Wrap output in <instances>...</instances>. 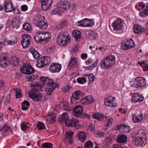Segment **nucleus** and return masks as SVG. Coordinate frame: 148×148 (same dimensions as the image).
Masks as SVG:
<instances>
[{"mask_svg":"<svg viewBox=\"0 0 148 148\" xmlns=\"http://www.w3.org/2000/svg\"><path fill=\"white\" fill-rule=\"evenodd\" d=\"M56 114L54 113L48 116L45 119V121L49 124L54 123L56 121Z\"/></svg>","mask_w":148,"mask_h":148,"instance_id":"nucleus-26","label":"nucleus"},{"mask_svg":"<svg viewBox=\"0 0 148 148\" xmlns=\"http://www.w3.org/2000/svg\"><path fill=\"white\" fill-rule=\"evenodd\" d=\"M10 129V126L5 124L2 128L1 132L2 134L3 135L6 134Z\"/></svg>","mask_w":148,"mask_h":148,"instance_id":"nucleus-42","label":"nucleus"},{"mask_svg":"<svg viewBox=\"0 0 148 148\" xmlns=\"http://www.w3.org/2000/svg\"><path fill=\"white\" fill-rule=\"evenodd\" d=\"M20 20L18 18H14L12 20L11 25L13 28L16 29L20 27Z\"/></svg>","mask_w":148,"mask_h":148,"instance_id":"nucleus-33","label":"nucleus"},{"mask_svg":"<svg viewBox=\"0 0 148 148\" xmlns=\"http://www.w3.org/2000/svg\"><path fill=\"white\" fill-rule=\"evenodd\" d=\"M115 62V57L114 55H110L106 57L102 61V68L107 69L113 66Z\"/></svg>","mask_w":148,"mask_h":148,"instance_id":"nucleus-3","label":"nucleus"},{"mask_svg":"<svg viewBox=\"0 0 148 148\" xmlns=\"http://www.w3.org/2000/svg\"><path fill=\"white\" fill-rule=\"evenodd\" d=\"M71 37L69 34L66 32H62L60 33L57 39L58 44L61 46H64L66 44L70 41Z\"/></svg>","mask_w":148,"mask_h":148,"instance_id":"nucleus-2","label":"nucleus"},{"mask_svg":"<svg viewBox=\"0 0 148 148\" xmlns=\"http://www.w3.org/2000/svg\"><path fill=\"white\" fill-rule=\"evenodd\" d=\"M84 93L80 90H77L73 92L72 94V97H74L77 98H78L80 99V98H82L84 95Z\"/></svg>","mask_w":148,"mask_h":148,"instance_id":"nucleus-35","label":"nucleus"},{"mask_svg":"<svg viewBox=\"0 0 148 148\" xmlns=\"http://www.w3.org/2000/svg\"><path fill=\"white\" fill-rule=\"evenodd\" d=\"M105 146L103 147V148H109V146L112 143V140L109 138L106 139L105 141Z\"/></svg>","mask_w":148,"mask_h":148,"instance_id":"nucleus-49","label":"nucleus"},{"mask_svg":"<svg viewBox=\"0 0 148 148\" xmlns=\"http://www.w3.org/2000/svg\"><path fill=\"white\" fill-rule=\"evenodd\" d=\"M72 34L76 42H79L82 38L81 32L79 31L74 30L72 32Z\"/></svg>","mask_w":148,"mask_h":148,"instance_id":"nucleus-30","label":"nucleus"},{"mask_svg":"<svg viewBox=\"0 0 148 148\" xmlns=\"http://www.w3.org/2000/svg\"><path fill=\"white\" fill-rule=\"evenodd\" d=\"M131 87L136 88H140L145 86L146 84V80L143 77H136L133 82H130Z\"/></svg>","mask_w":148,"mask_h":148,"instance_id":"nucleus-4","label":"nucleus"},{"mask_svg":"<svg viewBox=\"0 0 148 148\" xmlns=\"http://www.w3.org/2000/svg\"><path fill=\"white\" fill-rule=\"evenodd\" d=\"M17 39L15 36H12L11 40H9V45H14L17 42Z\"/></svg>","mask_w":148,"mask_h":148,"instance_id":"nucleus-57","label":"nucleus"},{"mask_svg":"<svg viewBox=\"0 0 148 148\" xmlns=\"http://www.w3.org/2000/svg\"><path fill=\"white\" fill-rule=\"evenodd\" d=\"M116 130H119L122 133H128L130 130V127L124 123L123 125H118L115 128Z\"/></svg>","mask_w":148,"mask_h":148,"instance_id":"nucleus-18","label":"nucleus"},{"mask_svg":"<svg viewBox=\"0 0 148 148\" xmlns=\"http://www.w3.org/2000/svg\"><path fill=\"white\" fill-rule=\"evenodd\" d=\"M116 141L118 143H125L127 140V136L123 134H119L117 136Z\"/></svg>","mask_w":148,"mask_h":148,"instance_id":"nucleus-24","label":"nucleus"},{"mask_svg":"<svg viewBox=\"0 0 148 148\" xmlns=\"http://www.w3.org/2000/svg\"><path fill=\"white\" fill-rule=\"evenodd\" d=\"M21 8L22 11H25L27 10L28 7L26 5H23L21 6Z\"/></svg>","mask_w":148,"mask_h":148,"instance_id":"nucleus-62","label":"nucleus"},{"mask_svg":"<svg viewBox=\"0 0 148 148\" xmlns=\"http://www.w3.org/2000/svg\"><path fill=\"white\" fill-rule=\"evenodd\" d=\"M29 128V127L27 125V124L25 123V122H23L21 123V128L23 131L25 132Z\"/></svg>","mask_w":148,"mask_h":148,"instance_id":"nucleus-52","label":"nucleus"},{"mask_svg":"<svg viewBox=\"0 0 148 148\" xmlns=\"http://www.w3.org/2000/svg\"><path fill=\"white\" fill-rule=\"evenodd\" d=\"M67 24L66 20L64 21L58 25V27L59 29H62L63 27L66 26L67 25Z\"/></svg>","mask_w":148,"mask_h":148,"instance_id":"nucleus-51","label":"nucleus"},{"mask_svg":"<svg viewBox=\"0 0 148 148\" xmlns=\"http://www.w3.org/2000/svg\"><path fill=\"white\" fill-rule=\"evenodd\" d=\"M34 38V40L37 42L44 41L46 43L51 38V37L48 36V33L44 34L42 33H38L35 34Z\"/></svg>","mask_w":148,"mask_h":148,"instance_id":"nucleus-5","label":"nucleus"},{"mask_svg":"<svg viewBox=\"0 0 148 148\" xmlns=\"http://www.w3.org/2000/svg\"><path fill=\"white\" fill-rule=\"evenodd\" d=\"M69 66L71 67H74L75 68H77V63L75 57H72L71 58L69 63Z\"/></svg>","mask_w":148,"mask_h":148,"instance_id":"nucleus-34","label":"nucleus"},{"mask_svg":"<svg viewBox=\"0 0 148 148\" xmlns=\"http://www.w3.org/2000/svg\"><path fill=\"white\" fill-rule=\"evenodd\" d=\"M94 101V98L91 95L86 96L85 98H82L81 99V102L82 104H89L92 103Z\"/></svg>","mask_w":148,"mask_h":148,"instance_id":"nucleus-22","label":"nucleus"},{"mask_svg":"<svg viewBox=\"0 0 148 148\" xmlns=\"http://www.w3.org/2000/svg\"><path fill=\"white\" fill-rule=\"evenodd\" d=\"M29 51L32 54L34 58L35 59L38 58L40 56V54L38 51L35 50L33 47L30 48Z\"/></svg>","mask_w":148,"mask_h":148,"instance_id":"nucleus-37","label":"nucleus"},{"mask_svg":"<svg viewBox=\"0 0 148 148\" xmlns=\"http://www.w3.org/2000/svg\"><path fill=\"white\" fill-rule=\"evenodd\" d=\"M62 104L63 105V108L64 110L70 111L72 109V108L70 107V104L68 102L63 101L62 102Z\"/></svg>","mask_w":148,"mask_h":148,"instance_id":"nucleus-39","label":"nucleus"},{"mask_svg":"<svg viewBox=\"0 0 148 148\" xmlns=\"http://www.w3.org/2000/svg\"><path fill=\"white\" fill-rule=\"evenodd\" d=\"M67 123V124H66V125L68 127H75L76 129H77L80 127L79 121L75 118H72L71 119H69Z\"/></svg>","mask_w":148,"mask_h":148,"instance_id":"nucleus-20","label":"nucleus"},{"mask_svg":"<svg viewBox=\"0 0 148 148\" xmlns=\"http://www.w3.org/2000/svg\"><path fill=\"white\" fill-rule=\"evenodd\" d=\"M138 64L140 66L143 67V71H148V54L146 56L145 61L143 60L141 62L139 61L138 62Z\"/></svg>","mask_w":148,"mask_h":148,"instance_id":"nucleus-25","label":"nucleus"},{"mask_svg":"<svg viewBox=\"0 0 148 148\" xmlns=\"http://www.w3.org/2000/svg\"><path fill=\"white\" fill-rule=\"evenodd\" d=\"M146 28L145 29L143 27L138 24H136L133 27L134 32L135 33L138 34L141 32H144L148 36V22L146 24Z\"/></svg>","mask_w":148,"mask_h":148,"instance_id":"nucleus-9","label":"nucleus"},{"mask_svg":"<svg viewBox=\"0 0 148 148\" xmlns=\"http://www.w3.org/2000/svg\"><path fill=\"white\" fill-rule=\"evenodd\" d=\"M19 60L18 59V58H14V59H12V60L10 62L11 64H13L14 66L15 67H17L19 65Z\"/></svg>","mask_w":148,"mask_h":148,"instance_id":"nucleus-48","label":"nucleus"},{"mask_svg":"<svg viewBox=\"0 0 148 148\" xmlns=\"http://www.w3.org/2000/svg\"><path fill=\"white\" fill-rule=\"evenodd\" d=\"M14 13L15 14H19L21 13L19 9L13 7V10Z\"/></svg>","mask_w":148,"mask_h":148,"instance_id":"nucleus-61","label":"nucleus"},{"mask_svg":"<svg viewBox=\"0 0 148 148\" xmlns=\"http://www.w3.org/2000/svg\"><path fill=\"white\" fill-rule=\"evenodd\" d=\"M58 7L62 8L66 10H67L69 9L71 6L70 3L68 1H60L57 3Z\"/></svg>","mask_w":148,"mask_h":148,"instance_id":"nucleus-23","label":"nucleus"},{"mask_svg":"<svg viewBox=\"0 0 148 148\" xmlns=\"http://www.w3.org/2000/svg\"><path fill=\"white\" fill-rule=\"evenodd\" d=\"M74 132H65V136L64 138V140L66 141L68 140L69 143H70L71 144L73 142V136L74 134Z\"/></svg>","mask_w":148,"mask_h":148,"instance_id":"nucleus-27","label":"nucleus"},{"mask_svg":"<svg viewBox=\"0 0 148 148\" xmlns=\"http://www.w3.org/2000/svg\"><path fill=\"white\" fill-rule=\"evenodd\" d=\"M144 134H145V132L142 129H137L135 130L134 132L132 133L131 135V137H134L135 136L140 137V136H142V135Z\"/></svg>","mask_w":148,"mask_h":148,"instance_id":"nucleus-32","label":"nucleus"},{"mask_svg":"<svg viewBox=\"0 0 148 148\" xmlns=\"http://www.w3.org/2000/svg\"><path fill=\"white\" fill-rule=\"evenodd\" d=\"M10 94L8 95L6 97V99L5 100L4 102V103L7 105L8 104H9L10 103Z\"/></svg>","mask_w":148,"mask_h":148,"instance_id":"nucleus-58","label":"nucleus"},{"mask_svg":"<svg viewBox=\"0 0 148 148\" xmlns=\"http://www.w3.org/2000/svg\"><path fill=\"white\" fill-rule=\"evenodd\" d=\"M62 68L61 64L58 63H52L49 68V71L52 73H58Z\"/></svg>","mask_w":148,"mask_h":148,"instance_id":"nucleus-19","label":"nucleus"},{"mask_svg":"<svg viewBox=\"0 0 148 148\" xmlns=\"http://www.w3.org/2000/svg\"><path fill=\"white\" fill-rule=\"evenodd\" d=\"M71 98V102L73 104H76L77 103H78L80 101L81 102V99L80 100L78 98H77L74 97H72L71 96L70 97Z\"/></svg>","mask_w":148,"mask_h":148,"instance_id":"nucleus-50","label":"nucleus"},{"mask_svg":"<svg viewBox=\"0 0 148 148\" xmlns=\"http://www.w3.org/2000/svg\"><path fill=\"white\" fill-rule=\"evenodd\" d=\"M53 144L45 142L42 144V148H53Z\"/></svg>","mask_w":148,"mask_h":148,"instance_id":"nucleus-47","label":"nucleus"},{"mask_svg":"<svg viewBox=\"0 0 148 148\" xmlns=\"http://www.w3.org/2000/svg\"><path fill=\"white\" fill-rule=\"evenodd\" d=\"M23 38L21 42V44L23 48L28 47L31 42V37L29 35L25 34L22 36Z\"/></svg>","mask_w":148,"mask_h":148,"instance_id":"nucleus-13","label":"nucleus"},{"mask_svg":"<svg viewBox=\"0 0 148 148\" xmlns=\"http://www.w3.org/2000/svg\"><path fill=\"white\" fill-rule=\"evenodd\" d=\"M83 108L81 105L76 106L73 108V114L74 116L78 118L81 115V112L83 111Z\"/></svg>","mask_w":148,"mask_h":148,"instance_id":"nucleus-21","label":"nucleus"},{"mask_svg":"<svg viewBox=\"0 0 148 148\" xmlns=\"http://www.w3.org/2000/svg\"><path fill=\"white\" fill-rule=\"evenodd\" d=\"M36 23V26L41 29H45L47 28L48 23L44 16L40 15Z\"/></svg>","mask_w":148,"mask_h":148,"instance_id":"nucleus-8","label":"nucleus"},{"mask_svg":"<svg viewBox=\"0 0 148 148\" xmlns=\"http://www.w3.org/2000/svg\"><path fill=\"white\" fill-rule=\"evenodd\" d=\"M94 147L93 143L90 140L85 142L84 145V148H92Z\"/></svg>","mask_w":148,"mask_h":148,"instance_id":"nucleus-41","label":"nucleus"},{"mask_svg":"<svg viewBox=\"0 0 148 148\" xmlns=\"http://www.w3.org/2000/svg\"><path fill=\"white\" fill-rule=\"evenodd\" d=\"M38 91L35 90H32L29 91L28 93L29 96L33 100L36 102H39L42 99V94L39 93Z\"/></svg>","mask_w":148,"mask_h":148,"instance_id":"nucleus-6","label":"nucleus"},{"mask_svg":"<svg viewBox=\"0 0 148 148\" xmlns=\"http://www.w3.org/2000/svg\"><path fill=\"white\" fill-rule=\"evenodd\" d=\"M39 80L43 84L41 85L37 83L35 84L32 83L31 85L33 87L32 90L38 91V90L43 88L44 85L46 84L45 87L46 95L47 96L51 95L54 90L59 86V84L55 83L53 79L49 78L48 77H39Z\"/></svg>","mask_w":148,"mask_h":148,"instance_id":"nucleus-1","label":"nucleus"},{"mask_svg":"<svg viewBox=\"0 0 148 148\" xmlns=\"http://www.w3.org/2000/svg\"><path fill=\"white\" fill-rule=\"evenodd\" d=\"M88 38L90 40H93L95 39L97 37V34L96 33L94 32H91L88 34Z\"/></svg>","mask_w":148,"mask_h":148,"instance_id":"nucleus-44","label":"nucleus"},{"mask_svg":"<svg viewBox=\"0 0 148 148\" xmlns=\"http://www.w3.org/2000/svg\"><path fill=\"white\" fill-rule=\"evenodd\" d=\"M52 1V0H39V2L41 3L42 10L46 11L49 9L51 6Z\"/></svg>","mask_w":148,"mask_h":148,"instance_id":"nucleus-17","label":"nucleus"},{"mask_svg":"<svg viewBox=\"0 0 148 148\" xmlns=\"http://www.w3.org/2000/svg\"><path fill=\"white\" fill-rule=\"evenodd\" d=\"M69 116L66 113H63L59 117V121L61 123L64 122L65 125L67 124L69 120Z\"/></svg>","mask_w":148,"mask_h":148,"instance_id":"nucleus-28","label":"nucleus"},{"mask_svg":"<svg viewBox=\"0 0 148 148\" xmlns=\"http://www.w3.org/2000/svg\"><path fill=\"white\" fill-rule=\"evenodd\" d=\"M43 59V62L44 63V66L50 64L51 62V61L50 58L49 57H45L43 56L42 58H41Z\"/></svg>","mask_w":148,"mask_h":148,"instance_id":"nucleus-43","label":"nucleus"},{"mask_svg":"<svg viewBox=\"0 0 148 148\" xmlns=\"http://www.w3.org/2000/svg\"><path fill=\"white\" fill-rule=\"evenodd\" d=\"M143 116L142 114L137 116H133L132 118V121L134 123H138L142 121L143 119Z\"/></svg>","mask_w":148,"mask_h":148,"instance_id":"nucleus-36","label":"nucleus"},{"mask_svg":"<svg viewBox=\"0 0 148 148\" xmlns=\"http://www.w3.org/2000/svg\"><path fill=\"white\" fill-rule=\"evenodd\" d=\"M119 112L122 114H125L126 113V111L123 108H120L119 109Z\"/></svg>","mask_w":148,"mask_h":148,"instance_id":"nucleus-63","label":"nucleus"},{"mask_svg":"<svg viewBox=\"0 0 148 148\" xmlns=\"http://www.w3.org/2000/svg\"><path fill=\"white\" fill-rule=\"evenodd\" d=\"M87 136L86 133L84 132H80L77 135L78 140L81 142L84 141Z\"/></svg>","mask_w":148,"mask_h":148,"instance_id":"nucleus-31","label":"nucleus"},{"mask_svg":"<svg viewBox=\"0 0 148 148\" xmlns=\"http://www.w3.org/2000/svg\"><path fill=\"white\" fill-rule=\"evenodd\" d=\"M86 76H87L86 75H84L82 77H80L77 78V80L78 83L80 84H84L87 82Z\"/></svg>","mask_w":148,"mask_h":148,"instance_id":"nucleus-38","label":"nucleus"},{"mask_svg":"<svg viewBox=\"0 0 148 148\" xmlns=\"http://www.w3.org/2000/svg\"><path fill=\"white\" fill-rule=\"evenodd\" d=\"M94 125L92 124H90L88 127V130L89 132H94Z\"/></svg>","mask_w":148,"mask_h":148,"instance_id":"nucleus-60","label":"nucleus"},{"mask_svg":"<svg viewBox=\"0 0 148 148\" xmlns=\"http://www.w3.org/2000/svg\"><path fill=\"white\" fill-rule=\"evenodd\" d=\"M16 98H19L21 97L22 95L20 89H16Z\"/></svg>","mask_w":148,"mask_h":148,"instance_id":"nucleus-59","label":"nucleus"},{"mask_svg":"<svg viewBox=\"0 0 148 148\" xmlns=\"http://www.w3.org/2000/svg\"><path fill=\"white\" fill-rule=\"evenodd\" d=\"M136 45L134 40L131 38L125 39L121 43V47L124 50H127L134 47Z\"/></svg>","mask_w":148,"mask_h":148,"instance_id":"nucleus-7","label":"nucleus"},{"mask_svg":"<svg viewBox=\"0 0 148 148\" xmlns=\"http://www.w3.org/2000/svg\"><path fill=\"white\" fill-rule=\"evenodd\" d=\"M85 62L86 64L87 65H89L90 64H92L93 63L95 62H97V64L98 63V61L97 60L95 61L94 60H92L91 58H89L87 60L85 61Z\"/></svg>","mask_w":148,"mask_h":148,"instance_id":"nucleus-54","label":"nucleus"},{"mask_svg":"<svg viewBox=\"0 0 148 148\" xmlns=\"http://www.w3.org/2000/svg\"><path fill=\"white\" fill-rule=\"evenodd\" d=\"M123 21L121 19L118 18L112 24V27L115 31L121 30L124 28Z\"/></svg>","mask_w":148,"mask_h":148,"instance_id":"nucleus-12","label":"nucleus"},{"mask_svg":"<svg viewBox=\"0 0 148 148\" xmlns=\"http://www.w3.org/2000/svg\"><path fill=\"white\" fill-rule=\"evenodd\" d=\"M140 137H132V142L136 146L138 147H144L145 145L144 141V137L142 136Z\"/></svg>","mask_w":148,"mask_h":148,"instance_id":"nucleus-16","label":"nucleus"},{"mask_svg":"<svg viewBox=\"0 0 148 148\" xmlns=\"http://www.w3.org/2000/svg\"><path fill=\"white\" fill-rule=\"evenodd\" d=\"M23 27L24 30L28 32L30 31L31 29L30 24L28 23H24L23 25Z\"/></svg>","mask_w":148,"mask_h":148,"instance_id":"nucleus-45","label":"nucleus"},{"mask_svg":"<svg viewBox=\"0 0 148 148\" xmlns=\"http://www.w3.org/2000/svg\"><path fill=\"white\" fill-rule=\"evenodd\" d=\"M97 62L95 63L92 64L91 65H90L89 66V68L90 70H92L95 68V67H96L97 65Z\"/></svg>","mask_w":148,"mask_h":148,"instance_id":"nucleus-64","label":"nucleus"},{"mask_svg":"<svg viewBox=\"0 0 148 148\" xmlns=\"http://www.w3.org/2000/svg\"><path fill=\"white\" fill-rule=\"evenodd\" d=\"M37 128L39 130H42L46 128L43 122L39 121L37 124Z\"/></svg>","mask_w":148,"mask_h":148,"instance_id":"nucleus-46","label":"nucleus"},{"mask_svg":"<svg viewBox=\"0 0 148 148\" xmlns=\"http://www.w3.org/2000/svg\"><path fill=\"white\" fill-rule=\"evenodd\" d=\"M86 75L87 76H86V77H87V78H88L89 83L94 81L95 76L93 74L91 73L88 75Z\"/></svg>","mask_w":148,"mask_h":148,"instance_id":"nucleus-53","label":"nucleus"},{"mask_svg":"<svg viewBox=\"0 0 148 148\" xmlns=\"http://www.w3.org/2000/svg\"><path fill=\"white\" fill-rule=\"evenodd\" d=\"M93 22V21H92L90 19L85 18L82 20L77 22L76 23V25L78 27H91L94 25Z\"/></svg>","mask_w":148,"mask_h":148,"instance_id":"nucleus-10","label":"nucleus"},{"mask_svg":"<svg viewBox=\"0 0 148 148\" xmlns=\"http://www.w3.org/2000/svg\"><path fill=\"white\" fill-rule=\"evenodd\" d=\"M20 72L25 75H29L34 74L35 70L31 66L28 64H25L23 65L20 69Z\"/></svg>","mask_w":148,"mask_h":148,"instance_id":"nucleus-11","label":"nucleus"},{"mask_svg":"<svg viewBox=\"0 0 148 148\" xmlns=\"http://www.w3.org/2000/svg\"><path fill=\"white\" fill-rule=\"evenodd\" d=\"M4 6V10L6 12H11L13 11V4L12 2H5Z\"/></svg>","mask_w":148,"mask_h":148,"instance_id":"nucleus-29","label":"nucleus"},{"mask_svg":"<svg viewBox=\"0 0 148 148\" xmlns=\"http://www.w3.org/2000/svg\"><path fill=\"white\" fill-rule=\"evenodd\" d=\"M37 61V64H36V66L37 68H42L45 66L43 62V59H42L41 58L38 59Z\"/></svg>","mask_w":148,"mask_h":148,"instance_id":"nucleus-40","label":"nucleus"},{"mask_svg":"<svg viewBox=\"0 0 148 148\" xmlns=\"http://www.w3.org/2000/svg\"><path fill=\"white\" fill-rule=\"evenodd\" d=\"M102 116V114L98 113H94L92 115V116L93 118L97 120H99L100 117Z\"/></svg>","mask_w":148,"mask_h":148,"instance_id":"nucleus-56","label":"nucleus"},{"mask_svg":"<svg viewBox=\"0 0 148 148\" xmlns=\"http://www.w3.org/2000/svg\"><path fill=\"white\" fill-rule=\"evenodd\" d=\"M139 14L140 16L145 18L148 16V12L144 9L142 11L140 12Z\"/></svg>","mask_w":148,"mask_h":148,"instance_id":"nucleus-55","label":"nucleus"},{"mask_svg":"<svg viewBox=\"0 0 148 148\" xmlns=\"http://www.w3.org/2000/svg\"><path fill=\"white\" fill-rule=\"evenodd\" d=\"M115 98L111 96H108L104 99V103L106 107H113L116 106L115 103H114V100Z\"/></svg>","mask_w":148,"mask_h":148,"instance_id":"nucleus-15","label":"nucleus"},{"mask_svg":"<svg viewBox=\"0 0 148 148\" xmlns=\"http://www.w3.org/2000/svg\"><path fill=\"white\" fill-rule=\"evenodd\" d=\"M144 99V97L142 94L138 93H134L131 98V101L134 103L137 102L140 103L143 101Z\"/></svg>","mask_w":148,"mask_h":148,"instance_id":"nucleus-14","label":"nucleus"}]
</instances>
